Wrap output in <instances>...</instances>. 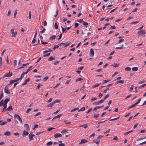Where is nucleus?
I'll use <instances>...</instances> for the list:
<instances>
[{
  "instance_id": "f257e3e1",
  "label": "nucleus",
  "mask_w": 146,
  "mask_h": 146,
  "mask_svg": "<svg viewBox=\"0 0 146 146\" xmlns=\"http://www.w3.org/2000/svg\"><path fill=\"white\" fill-rule=\"evenodd\" d=\"M87 27H84L82 30V34L85 36L87 35L88 36L91 33L89 32V31L90 30V29L89 30H87L86 29Z\"/></svg>"
},
{
  "instance_id": "f03ea898",
  "label": "nucleus",
  "mask_w": 146,
  "mask_h": 146,
  "mask_svg": "<svg viewBox=\"0 0 146 146\" xmlns=\"http://www.w3.org/2000/svg\"><path fill=\"white\" fill-rule=\"evenodd\" d=\"M14 117L15 119H17L18 120H19L20 123L22 124H23V123L22 121V120L21 118V117L19 116V115H18L16 114L14 115Z\"/></svg>"
},
{
  "instance_id": "7ed1b4c3",
  "label": "nucleus",
  "mask_w": 146,
  "mask_h": 146,
  "mask_svg": "<svg viewBox=\"0 0 146 146\" xmlns=\"http://www.w3.org/2000/svg\"><path fill=\"white\" fill-rule=\"evenodd\" d=\"M13 75V73L12 72L10 73V72H9V73H6L3 76V78H4L7 77H10L12 76Z\"/></svg>"
},
{
  "instance_id": "20e7f679",
  "label": "nucleus",
  "mask_w": 146,
  "mask_h": 146,
  "mask_svg": "<svg viewBox=\"0 0 146 146\" xmlns=\"http://www.w3.org/2000/svg\"><path fill=\"white\" fill-rule=\"evenodd\" d=\"M90 56V57H92L94 55V50L92 48H91L90 50V51L89 53Z\"/></svg>"
},
{
  "instance_id": "39448f33",
  "label": "nucleus",
  "mask_w": 146,
  "mask_h": 146,
  "mask_svg": "<svg viewBox=\"0 0 146 146\" xmlns=\"http://www.w3.org/2000/svg\"><path fill=\"white\" fill-rule=\"evenodd\" d=\"M4 92L5 93L8 94L10 93V92L9 90L8 87L7 86H5V87Z\"/></svg>"
},
{
  "instance_id": "423d86ee",
  "label": "nucleus",
  "mask_w": 146,
  "mask_h": 146,
  "mask_svg": "<svg viewBox=\"0 0 146 146\" xmlns=\"http://www.w3.org/2000/svg\"><path fill=\"white\" fill-rule=\"evenodd\" d=\"M146 33L145 31L143 30H141L138 32L137 33L139 35H141L145 34Z\"/></svg>"
},
{
  "instance_id": "0eeeda50",
  "label": "nucleus",
  "mask_w": 146,
  "mask_h": 146,
  "mask_svg": "<svg viewBox=\"0 0 146 146\" xmlns=\"http://www.w3.org/2000/svg\"><path fill=\"white\" fill-rule=\"evenodd\" d=\"M35 136V135L32 134V133H30L29 135V139L30 140H32L33 139V137Z\"/></svg>"
},
{
  "instance_id": "6e6552de",
  "label": "nucleus",
  "mask_w": 146,
  "mask_h": 146,
  "mask_svg": "<svg viewBox=\"0 0 146 146\" xmlns=\"http://www.w3.org/2000/svg\"><path fill=\"white\" fill-rule=\"evenodd\" d=\"M24 126L25 128L26 129V130L27 131H29L30 130V128L28 124H25L24 125Z\"/></svg>"
},
{
  "instance_id": "1a4fd4ad",
  "label": "nucleus",
  "mask_w": 146,
  "mask_h": 146,
  "mask_svg": "<svg viewBox=\"0 0 146 146\" xmlns=\"http://www.w3.org/2000/svg\"><path fill=\"white\" fill-rule=\"evenodd\" d=\"M66 43H67L66 42V43L62 42L61 43H60L58 44V45L59 46H61V45H65L64 47H66V46H68V45H69V44L70 43H69L67 44L66 45L65 44Z\"/></svg>"
},
{
  "instance_id": "9d476101",
  "label": "nucleus",
  "mask_w": 146,
  "mask_h": 146,
  "mask_svg": "<svg viewBox=\"0 0 146 146\" xmlns=\"http://www.w3.org/2000/svg\"><path fill=\"white\" fill-rule=\"evenodd\" d=\"M62 136V135L60 133H56L54 135V137L57 138L58 137H60Z\"/></svg>"
},
{
  "instance_id": "9b49d317",
  "label": "nucleus",
  "mask_w": 146,
  "mask_h": 146,
  "mask_svg": "<svg viewBox=\"0 0 146 146\" xmlns=\"http://www.w3.org/2000/svg\"><path fill=\"white\" fill-rule=\"evenodd\" d=\"M68 130L67 129H64L62 130L61 132L62 134H66V133L68 132Z\"/></svg>"
},
{
  "instance_id": "f8f14e48",
  "label": "nucleus",
  "mask_w": 146,
  "mask_h": 146,
  "mask_svg": "<svg viewBox=\"0 0 146 146\" xmlns=\"http://www.w3.org/2000/svg\"><path fill=\"white\" fill-rule=\"evenodd\" d=\"M104 106H97L96 107H95L93 110V111H95L96 110L102 107H103Z\"/></svg>"
},
{
  "instance_id": "ddd939ff",
  "label": "nucleus",
  "mask_w": 146,
  "mask_h": 146,
  "mask_svg": "<svg viewBox=\"0 0 146 146\" xmlns=\"http://www.w3.org/2000/svg\"><path fill=\"white\" fill-rule=\"evenodd\" d=\"M29 133L28 132L25 131V130H24L23 131V136L24 135L27 136L28 135Z\"/></svg>"
},
{
  "instance_id": "4468645a",
  "label": "nucleus",
  "mask_w": 146,
  "mask_h": 146,
  "mask_svg": "<svg viewBox=\"0 0 146 146\" xmlns=\"http://www.w3.org/2000/svg\"><path fill=\"white\" fill-rule=\"evenodd\" d=\"M30 81V79L29 78H27V79L26 80H25V82L22 85V86H23L24 85H26L27 83V82H29V81Z\"/></svg>"
},
{
  "instance_id": "2eb2a0df",
  "label": "nucleus",
  "mask_w": 146,
  "mask_h": 146,
  "mask_svg": "<svg viewBox=\"0 0 146 146\" xmlns=\"http://www.w3.org/2000/svg\"><path fill=\"white\" fill-rule=\"evenodd\" d=\"M62 114H60L54 117H53V119H52V120H54V119H55L56 118L60 117V116H62Z\"/></svg>"
},
{
  "instance_id": "dca6fc26",
  "label": "nucleus",
  "mask_w": 146,
  "mask_h": 146,
  "mask_svg": "<svg viewBox=\"0 0 146 146\" xmlns=\"http://www.w3.org/2000/svg\"><path fill=\"white\" fill-rule=\"evenodd\" d=\"M13 110L12 106H10L5 110H7L8 111H11Z\"/></svg>"
},
{
  "instance_id": "f3484780",
  "label": "nucleus",
  "mask_w": 146,
  "mask_h": 146,
  "mask_svg": "<svg viewBox=\"0 0 146 146\" xmlns=\"http://www.w3.org/2000/svg\"><path fill=\"white\" fill-rule=\"evenodd\" d=\"M55 57H53L52 56H51L48 59V60L49 61H51L52 60H53L54 59H55Z\"/></svg>"
},
{
  "instance_id": "a211bd4d",
  "label": "nucleus",
  "mask_w": 146,
  "mask_h": 146,
  "mask_svg": "<svg viewBox=\"0 0 146 146\" xmlns=\"http://www.w3.org/2000/svg\"><path fill=\"white\" fill-rule=\"evenodd\" d=\"M11 135V133L10 131H7L4 133V135L7 136H10Z\"/></svg>"
},
{
  "instance_id": "6ab92c4d",
  "label": "nucleus",
  "mask_w": 146,
  "mask_h": 146,
  "mask_svg": "<svg viewBox=\"0 0 146 146\" xmlns=\"http://www.w3.org/2000/svg\"><path fill=\"white\" fill-rule=\"evenodd\" d=\"M124 82V81L123 80H121L117 81L115 83V84H117L119 83L123 84Z\"/></svg>"
},
{
  "instance_id": "aec40b11",
  "label": "nucleus",
  "mask_w": 146,
  "mask_h": 146,
  "mask_svg": "<svg viewBox=\"0 0 146 146\" xmlns=\"http://www.w3.org/2000/svg\"><path fill=\"white\" fill-rule=\"evenodd\" d=\"M101 84V83H97V84H96L94 85L93 86H92V87L93 88H95L97 87L98 86H100V85Z\"/></svg>"
},
{
  "instance_id": "412c9836",
  "label": "nucleus",
  "mask_w": 146,
  "mask_h": 146,
  "mask_svg": "<svg viewBox=\"0 0 146 146\" xmlns=\"http://www.w3.org/2000/svg\"><path fill=\"white\" fill-rule=\"evenodd\" d=\"M56 37V35H53L52 36H51L50 37L49 39L52 40H54L55 38Z\"/></svg>"
},
{
  "instance_id": "4be33fe9",
  "label": "nucleus",
  "mask_w": 146,
  "mask_h": 146,
  "mask_svg": "<svg viewBox=\"0 0 146 146\" xmlns=\"http://www.w3.org/2000/svg\"><path fill=\"white\" fill-rule=\"evenodd\" d=\"M88 142L87 140L86 139H82L81 140L80 143H84Z\"/></svg>"
},
{
  "instance_id": "5701e85b",
  "label": "nucleus",
  "mask_w": 146,
  "mask_h": 146,
  "mask_svg": "<svg viewBox=\"0 0 146 146\" xmlns=\"http://www.w3.org/2000/svg\"><path fill=\"white\" fill-rule=\"evenodd\" d=\"M52 51V50L50 49H48V50H45V51H44L43 52V54H45V53H46L48 52H51Z\"/></svg>"
},
{
  "instance_id": "b1692460",
  "label": "nucleus",
  "mask_w": 146,
  "mask_h": 146,
  "mask_svg": "<svg viewBox=\"0 0 146 146\" xmlns=\"http://www.w3.org/2000/svg\"><path fill=\"white\" fill-rule=\"evenodd\" d=\"M61 28L62 29V32L63 33H66L67 32V31H66V28H64L63 27H62V26L61 27Z\"/></svg>"
},
{
  "instance_id": "393cba45",
  "label": "nucleus",
  "mask_w": 146,
  "mask_h": 146,
  "mask_svg": "<svg viewBox=\"0 0 146 146\" xmlns=\"http://www.w3.org/2000/svg\"><path fill=\"white\" fill-rule=\"evenodd\" d=\"M10 100V99L9 98H6V99L4 101V104H7V102Z\"/></svg>"
},
{
  "instance_id": "a878e982",
  "label": "nucleus",
  "mask_w": 146,
  "mask_h": 146,
  "mask_svg": "<svg viewBox=\"0 0 146 146\" xmlns=\"http://www.w3.org/2000/svg\"><path fill=\"white\" fill-rule=\"evenodd\" d=\"M54 103H53V102L52 103H50L47 105V107H51L54 104Z\"/></svg>"
},
{
  "instance_id": "bb28decb",
  "label": "nucleus",
  "mask_w": 146,
  "mask_h": 146,
  "mask_svg": "<svg viewBox=\"0 0 146 146\" xmlns=\"http://www.w3.org/2000/svg\"><path fill=\"white\" fill-rule=\"evenodd\" d=\"M11 34L13 35L12 36V37H15L17 36V32L16 31H15V32H14L13 33H11Z\"/></svg>"
},
{
  "instance_id": "cd10ccee",
  "label": "nucleus",
  "mask_w": 146,
  "mask_h": 146,
  "mask_svg": "<svg viewBox=\"0 0 146 146\" xmlns=\"http://www.w3.org/2000/svg\"><path fill=\"white\" fill-rule=\"evenodd\" d=\"M15 82V81H14V80H11L10 82L8 84V85H10Z\"/></svg>"
},
{
  "instance_id": "c85d7f7f",
  "label": "nucleus",
  "mask_w": 146,
  "mask_h": 146,
  "mask_svg": "<svg viewBox=\"0 0 146 146\" xmlns=\"http://www.w3.org/2000/svg\"><path fill=\"white\" fill-rule=\"evenodd\" d=\"M119 65V64H117L115 63H114L111 66L114 67H118Z\"/></svg>"
},
{
  "instance_id": "c756f323",
  "label": "nucleus",
  "mask_w": 146,
  "mask_h": 146,
  "mask_svg": "<svg viewBox=\"0 0 146 146\" xmlns=\"http://www.w3.org/2000/svg\"><path fill=\"white\" fill-rule=\"evenodd\" d=\"M132 70L134 71H136L137 70L138 68L137 67H133L132 69Z\"/></svg>"
},
{
  "instance_id": "7c9ffc66",
  "label": "nucleus",
  "mask_w": 146,
  "mask_h": 146,
  "mask_svg": "<svg viewBox=\"0 0 146 146\" xmlns=\"http://www.w3.org/2000/svg\"><path fill=\"white\" fill-rule=\"evenodd\" d=\"M53 144V143L52 141H49L47 142L46 143V145L48 146H50L52 145Z\"/></svg>"
},
{
  "instance_id": "2f4dec72",
  "label": "nucleus",
  "mask_w": 146,
  "mask_h": 146,
  "mask_svg": "<svg viewBox=\"0 0 146 146\" xmlns=\"http://www.w3.org/2000/svg\"><path fill=\"white\" fill-rule=\"evenodd\" d=\"M123 48V45H121L120 47H118L116 48V49H122Z\"/></svg>"
},
{
  "instance_id": "473e14b6",
  "label": "nucleus",
  "mask_w": 146,
  "mask_h": 146,
  "mask_svg": "<svg viewBox=\"0 0 146 146\" xmlns=\"http://www.w3.org/2000/svg\"><path fill=\"white\" fill-rule=\"evenodd\" d=\"M99 115V114H94L93 117L95 118H97L98 117Z\"/></svg>"
},
{
  "instance_id": "72a5a7b5",
  "label": "nucleus",
  "mask_w": 146,
  "mask_h": 146,
  "mask_svg": "<svg viewBox=\"0 0 146 146\" xmlns=\"http://www.w3.org/2000/svg\"><path fill=\"white\" fill-rule=\"evenodd\" d=\"M131 70V68L129 67H127L125 69L126 71H129Z\"/></svg>"
},
{
  "instance_id": "f704fd0d",
  "label": "nucleus",
  "mask_w": 146,
  "mask_h": 146,
  "mask_svg": "<svg viewBox=\"0 0 146 146\" xmlns=\"http://www.w3.org/2000/svg\"><path fill=\"white\" fill-rule=\"evenodd\" d=\"M110 80H103L102 81V84H104L108 82Z\"/></svg>"
},
{
  "instance_id": "c9c22d12",
  "label": "nucleus",
  "mask_w": 146,
  "mask_h": 146,
  "mask_svg": "<svg viewBox=\"0 0 146 146\" xmlns=\"http://www.w3.org/2000/svg\"><path fill=\"white\" fill-rule=\"evenodd\" d=\"M141 98H140L138 100H137V101L135 103V105H137L141 101Z\"/></svg>"
},
{
  "instance_id": "e433bc0d",
  "label": "nucleus",
  "mask_w": 146,
  "mask_h": 146,
  "mask_svg": "<svg viewBox=\"0 0 146 146\" xmlns=\"http://www.w3.org/2000/svg\"><path fill=\"white\" fill-rule=\"evenodd\" d=\"M60 101V100L56 99L55 101L53 102V103L54 104L56 103H59Z\"/></svg>"
},
{
  "instance_id": "4c0bfd02",
  "label": "nucleus",
  "mask_w": 146,
  "mask_h": 146,
  "mask_svg": "<svg viewBox=\"0 0 146 146\" xmlns=\"http://www.w3.org/2000/svg\"><path fill=\"white\" fill-rule=\"evenodd\" d=\"M85 110V108L84 107H83L82 108H81L80 109L78 110V111L79 112L80 111H84Z\"/></svg>"
},
{
  "instance_id": "58836bf2",
  "label": "nucleus",
  "mask_w": 146,
  "mask_h": 146,
  "mask_svg": "<svg viewBox=\"0 0 146 146\" xmlns=\"http://www.w3.org/2000/svg\"><path fill=\"white\" fill-rule=\"evenodd\" d=\"M116 28V27L115 26V25L113 26H112L110 25V29H115Z\"/></svg>"
},
{
  "instance_id": "ea45409f",
  "label": "nucleus",
  "mask_w": 146,
  "mask_h": 146,
  "mask_svg": "<svg viewBox=\"0 0 146 146\" xmlns=\"http://www.w3.org/2000/svg\"><path fill=\"white\" fill-rule=\"evenodd\" d=\"M93 141L95 143H96V144L98 145H99V143L100 142V141L99 140H97V141H95L94 140H93Z\"/></svg>"
},
{
  "instance_id": "a19ab883",
  "label": "nucleus",
  "mask_w": 146,
  "mask_h": 146,
  "mask_svg": "<svg viewBox=\"0 0 146 146\" xmlns=\"http://www.w3.org/2000/svg\"><path fill=\"white\" fill-rule=\"evenodd\" d=\"M59 47V45H54L53 48L54 50L55 48H58Z\"/></svg>"
},
{
  "instance_id": "79ce46f5",
  "label": "nucleus",
  "mask_w": 146,
  "mask_h": 146,
  "mask_svg": "<svg viewBox=\"0 0 146 146\" xmlns=\"http://www.w3.org/2000/svg\"><path fill=\"white\" fill-rule=\"evenodd\" d=\"M133 131V130H131L130 131L124 133V135H127L128 134L132 132Z\"/></svg>"
},
{
  "instance_id": "37998d69",
  "label": "nucleus",
  "mask_w": 146,
  "mask_h": 146,
  "mask_svg": "<svg viewBox=\"0 0 146 146\" xmlns=\"http://www.w3.org/2000/svg\"><path fill=\"white\" fill-rule=\"evenodd\" d=\"M136 105H135V104H133L128 109V110H129V109H131V108H132L133 107H135L136 106Z\"/></svg>"
},
{
  "instance_id": "c03bdc74",
  "label": "nucleus",
  "mask_w": 146,
  "mask_h": 146,
  "mask_svg": "<svg viewBox=\"0 0 146 146\" xmlns=\"http://www.w3.org/2000/svg\"><path fill=\"white\" fill-rule=\"evenodd\" d=\"M82 80H83V79H82L81 78H79L76 80V82H78V81H81Z\"/></svg>"
},
{
  "instance_id": "a18cd8bd",
  "label": "nucleus",
  "mask_w": 146,
  "mask_h": 146,
  "mask_svg": "<svg viewBox=\"0 0 146 146\" xmlns=\"http://www.w3.org/2000/svg\"><path fill=\"white\" fill-rule=\"evenodd\" d=\"M79 110V108H75L74 109H73V110H72L71 111V112H72L74 111H75L76 110Z\"/></svg>"
},
{
  "instance_id": "49530a36",
  "label": "nucleus",
  "mask_w": 146,
  "mask_h": 146,
  "mask_svg": "<svg viewBox=\"0 0 146 146\" xmlns=\"http://www.w3.org/2000/svg\"><path fill=\"white\" fill-rule=\"evenodd\" d=\"M54 27L56 29H58V26L57 25V23H55L54 24Z\"/></svg>"
},
{
  "instance_id": "de8ad7c7",
  "label": "nucleus",
  "mask_w": 146,
  "mask_h": 146,
  "mask_svg": "<svg viewBox=\"0 0 146 146\" xmlns=\"http://www.w3.org/2000/svg\"><path fill=\"white\" fill-rule=\"evenodd\" d=\"M29 19H31V12L30 11H29Z\"/></svg>"
},
{
  "instance_id": "09e8293b",
  "label": "nucleus",
  "mask_w": 146,
  "mask_h": 146,
  "mask_svg": "<svg viewBox=\"0 0 146 146\" xmlns=\"http://www.w3.org/2000/svg\"><path fill=\"white\" fill-rule=\"evenodd\" d=\"M133 86H134L133 85H132L131 86V87L129 88V91H131L133 89Z\"/></svg>"
},
{
  "instance_id": "8fccbe9b",
  "label": "nucleus",
  "mask_w": 146,
  "mask_h": 146,
  "mask_svg": "<svg viewBox=\"0 0 146 146\" xmlns=\"http://www.w3.org/2000/svg\"><path fill=\"white\" fill-rule=\"evenodd\" d=\"M109 96V95L108 94H107L106 96L104 98L103 100H105Z\"/></svg>"
},
{
  "instance_id": "3c124183",
  "label": "nucleus",
  "mask_w": 146,
  "mask_h": 146,
  "mask_svg": "<svg viewBox=\"0 0 146 146\" xmlns=\"http://www.w3.org/2000/svg\"><path fill=\"white\" fill-rule=\"evenodd\" d=\"M7 123V121H4V122H2V123H1L0 124V125H3L5 124H6Z\"/></svg>"
},
{
  "instance_id": "603ef678",
  "label": "nucleus",
  "mask_w": 146,
  "mask_h": 146,
  "mask_svg": "<svg viewBox=\"0 0 146 146\" xmlns=\"http://www.w3.org/2000/svg\"><path fill=\"white\" fill-rule=\"evenodd\" d=\"M3 91H2L0 94V97L2 98H3Z\"/></svg>"
},
{
  "instance_id": "864d4df0",
  "label": "nucleus",
  "mask_w": 146,
  "mask_h": 146,
  "mask_svg": "<svg viewBox=\"0 0 146 146\" xmlns=\"http://www.w3.org/2000/svg\"><path fill=\"white\" fill-rule=\"evenodd\" d=\"M85 87V85H83L82 87L80 89V90L82 91L83 92L84 91V88Z\"/></svg>"
},
{
  "instance_id": "5fc2aeb1",
  "label": "nucleus",
  "mask_w": 146,
  "mask_h": 146,
  "mask_svg": "<svg viewBox=\"0 0 146 146\" xmlns=\"http://www.w3.org/2000/svg\"><path fill=\"white\" fill-rule=\"evenodd\" d=\"M97 99V98H92V99H91L90 100L91 101L93 102V101H94L95 100H96Z\"/></svg>"
},
{
  "instance_id": "6e6d98bb",
  "label": "nucleus",
  "mask_w": 146,
  "mask_h": 146,
  "mask_svg": "<svg viewBox=\"0 0 146 146\" xmlns=\"http://www.w3.org/2000/svg\"><path fill=\"white\" fill-rule=\"evenodd\" d=\"M50 53H48L46 54H44V55H43V56L44 57H46V56H48L49 55H50Z\"/></svg>"
},
{
  "instance_id": "4d7b16f0",
  "label": "nucleus",
  "mask_w": 146,
  "mask_h": 146,
  "mask_svg": "<svg viewBox=\"0 0 146 146\" xmlns=\"http://www.w3.org/2000/svg\"><path fill=\"white\" fill-rule=\"evenodd\" d=\"M48 78V76H46L43 79V80L44 81H46Z\"/></svg>"
},
{
  "instance_id": "13d9d810",
  "label": "nucleus",
  "mask_w": 146,
  "mask_h": 146,
  "mask_svg": "<svg viewBox=\"0 0 146 146\" xmlns=\"http://www.w3.org/2000/svg\"><path fill=\"white\" fill-rule=\"evenodd\" d=\"M104 101L103 99L99 101H98V102L99 104H101Z\"/></svg>"
},
{
  "instance_id": "bf43d9fd",
  "label": "nucleus",
  "mask_w": 146,
  "mask_h": 146,
  "mask_svg": "<svg viewBox=\"0 0 146 146\" xmlns=\"http://www.w3.org/2000/svg\"><path fill=\"white\" fill-rule=\"evenodd\" d=\"M32 110V109L31 108H29L27 109V110L26 113H28L29 111H31Z\"/></svg>"
},
{
  "instance_id": "052dcab7",
  "label": "nucleus",
  "mask_w": 146,
  "mask_h": 146,
  "mask_svg": "<svg viewBox=\"0 0 146 146\" xmlns=\"http://www.w3.org/2000/svg\"><path fill=\"white\" fill-rule=\"evenodd\" d=\"M24 75H25V74H23V73L22 74H21V77L20 78V79H21V80L22 79H23V77L24 76Z\"/></svg>"
},
{
  "instance_id": "680f3d73",
  "label": "nucleus",
  "mask_w": 146,
  "mask_h": 146,
  "mask_svg": "<svg viewBox=\"0 0 146 146\" xmlns=\"http://www.w3.org/2000/svg\"><path fill=\"white\" fill-rule=\"evenodd\" d=\"M21 80V79H20V78H16L14 80L15 81V82H17L18 81H19V80Z\"/></svg>"
},
{
  "instance_id": "e2e57ef3",
  "label": "nucleus",
  "mask_w": 146,
  "mask_h": 146,
  "mask_svg": "<svg viewBox=\"0 0 146 146\" xmlns=\"http://www.w3.org/2000/svg\"><path fill=\"white\" fill-rule=\"evenodd\" d=\"M32 69V66H30L29 68L27 70H28V71H29L30 70H31Z\"/></svg>"
},
{
  "instance_id": "0e129e2a",
  "label": "nucleus",
  "mask_w": 146,
  "mask_h": 146,
  "mask_svg": "<svg viewBox=\"0 0 146 146\" xmlns=\"http://www.w3.org/2000/svg\"><path fill=\"white\" fill-rule=\"evenodd\" d=\"M62 33H61V34H60V36H59V37L58 38V40H59L61 39V37H62Z\"/></svg>"
},
{
  "instance_id": "69168bd1",
  "label": "nucleus",
  "mask_w": 146,
  "mask_h": 146,
  "mask_svg": "<svg viewBox=\"0 0 146 146\" xmlns=\"http://www.w3.org/2000/svg\"><path fill=\"white\" fill-rule=\"evenodd\" d=\"M45 30L46 29L44 28L43 30L42 31H40V32L41 33H43L45 32Z\"/></svg>"
},
{
  "instance_id": "338daca9",
  "label": "nucleus",
  "mask_w": 146,
  "mask_h": 146,
  "mask_svg": "<svg viewBox=\"0 0 146 146\" xmlns=\"http://www.w3.org/2000/svg\"><path fill=\"white\" fill-rule=\"evenodd\" d=\"M52 98H50L49 99V100L47 101V102H48V103H50V102H51L52 101Z\"/></svg>"
},
{
  "instance_id": "774afa93",
  "label": "nucleus",
  "mask_w": 146,
  "mask_h": 146,
  "mask_svg": "<svg viewBox=\"0 0 146 146\" xmlns=\"http://www.w3.org/2000/svg\"><path fill=\"white\" fill-rule=\"evenodd\" d=\"M59 146H65V145L64 143H61L58 144Z\"/></svg>"
}]
</instances>
